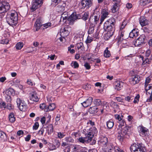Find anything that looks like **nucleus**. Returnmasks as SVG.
<instances>
[{
    "label": "nucleus",
    "mask_w": 152,
    "mask_h": 152,
    "mask_svg": "<svg viewBox=\"0 0 152 152\" xmlns=\"http://www.w3.org/2000/svg\"><path fill=\"white\" fill-rule=\"evenodd\" d=\"M114 33H111L109 31L107 32L104 35V38L106 40H108L110 38L113 36Z\"/></svg>",
    "instance_id": "nucleus-31"
},
{
    "label": "nucleus",
    "mask_w": 152,
    "mask_h": 152,
    "mask_svg": "<svg viewBox=\"0 0 152 152\" xmlns=\"http://www.w3.org/2000/svg\"><path fill=\"white\" fill-rule=\"evenodd\" d=\"M0 107L1 108H5L7 107V105L5 102L0 100Z\"/></svg>",
    "instance_id": "nucleus-51"
},
{
    "label": "nucleus",
    "mask_w": 152,
    "mask_h": 152,
    "mask_svg": "<svg viewBox=\"0 0 152 152\" xmlns=\"http://www.w3.org/2000/svg\"><path fill=\"white\" fill-rule=\"evenodd\" d=\"M138 129L140 134H141L142 136L149 135L148 129L142 125L139 126L138 127Z\"/></svg>",
    "instance_id": "nucleus-6"
},
{
    "label": "nucleus",
    "mask_w": 152,
    "mask_h": 152,
    "mask_svg": "<svg viewBox=\"0 0 152 152\" xmlns=\"http://www.w3.org/2000/svg\"><path fill=\"white\" fill-rule=\"evenodd\" d=\"M0 138L4 140L7 139V137L5 133L1 131L0 130Z\"/></svg>",
    "instance_id": "nucleus-39"
},
{
    "label": "nucleus",
    "mask_w": 152,
    "mask_h": 152,
    "mask_svg": "<svg viewBox=\"0 0 152 152\" xmlns=\"http://www.w3.org/2000/svg\"><path fill=\"white\" fill-rule=\"evenodd\" d=\"M118 123L119 124L118 126L120 128H122L123 126H124L126 124V123L125 121L123 120L122 119L121 120H120L118 121Z\"/></svg>",
    "instance_id": "nucleus-44"
},
{
    "label": "nucleus",
    "mask_w": 152,
    "mask_h": 152,
    "mask_svg": "<svg viewBox=\"0 0 152 152\" xmlns=\"http://www.w3.org/2000/svg\"><path fill=\"white\" fill-rule=\"evenodd\" d=\"M141 58L143 61L142 64V66L143 67H145L147 64H149L150 61L148 58H145L144 59L143 57H142Z\"/></svg>",
    "instance_id": "nucleus-32"
},
{
    "label": "nucleus",
    "mask_w": 152,
    "mask_h": 152,
    "mask_svg": "<svg viewBox=\"0 0 152 152\" xmlns=\"http://www.w3.org/2000/svg\"><path fill=\"white\" fill-rule=\"evenodd\" d=\"M109 11L107 9H103L102 11V15L100 18V24L103 22L104 19L107 17L108 15L109 14Z\"/></svg>",
    "instance_id": "nucleus-14"
},
{
    "label": "nucleus",
    "mask_w": 152,
    "mask_h": 152,
    "mask_svg": "<svg viewBox=\"0 0 152 152\" xmlns=\"http://www.w3.org/2000/svg\"><path fill=\"white\" fill-rule=\"evenodd\" d=\"M106 152H112L113 151V147L111 144H108L107 147L106 148Z\"/></svg>",
    "instance_id": "nucleus-34"
},
{
    "label": "nucleus",
    "mask_w": 152,
    "mask_h": 152,
    "mask_svg": "<svg viewBox=\"0 0 152 152\" xmlns=\"http://www.w3.org/2000/svg\"><path fill=\"white\" fill-rule=\"evenodd\" d=\"M56 108V106L54 104L52 103L50 104L48 107L47 109V111L48 110L50 111H52L53 110Z\"/></svg>",
    "instance_id": "nucleus-41"
},
{
    "label": "nucleus",
    "mask_w": 152,
    "mask_h": 152,
    "mask_svg": "<svg viewBox=\"0 0 152 152\" xmlns=\"http://www.w3.org/2000/svg\"><path fill=\"white\" fill-rule=\"evenodd\" d=\"M107 139L106 137H104L101 140L100 143L101 145L104 146L105 148H106V147H107Z\"/></svg>",
    "instance_id": "nucleus-28"
},
{
    "label": "nucleus",
    "mask_w": 152,
    "mask_h": 152,
    "mask_svg": "<svg viewBox=\"0 0 152 152\" xmlns=\"http://www.w3.org/2000/svg\"><path fill=\"white\" fill-rule=\"evenodd\" d=\"M78 141L82 143H88L91 141V140L90 139L88 136H87L86 134V136L85 137H80L78 139Z\"/></svg>",
    "instance_id": "nucleus-19"
},
{
    "label": "nucleus",
    "mask_w": 152,
    "mask_h": 152,
    "mask_svg": "<svg viewBox=\"0 0 152 152\" xmlns=\"http://www.w3.org/2000/svg\"><path fill=\"white\" fill-rule=\"evenodd\" d=\"M93 98L92 97H89L86 101H84L81 104L84 107H87L90 106L92 103Z\"/></svg>",
    "instance_id": "nucleus-20"
},
{
    "label": "nucleus",
    "mask_w": 152,
    "mask_h": 152,
    "mask_svg": "<svg viewBox=\"0 0 152 152\" xmlns=\"http://www.w3.org/2000/svg\"><path fill=\"white\" fill-rule=\"evenodd\" d=\"M98 131L94 127H92L90 129V130L87 134L90 139L92 140L94 135H96Z\"/></svg>",
    "instance_id": "nucleus-9"
},
{
    "label": "nucleus",
    "mask_w": 152,
    "mask_h": 152,
    "mask_svg": "<svg viewBox=\"0 0 152 152\" xmlns=\"http://www.w3.org/2000/svg\"><path fill=\"white\" fill-rule=\"evenodd\" d=\"M140 23L142 26H146L148 24V20L143 16L141 17L139 20Z\"/></svg>",
    "instance_id": "nucleus-23"
},
{
    "label": "nucleus",
    "mask_w": 152,
    "mask_h": 152,
    "mask_svg": "<svg viewBox=\"0 0 152 152\" xmlns=\"http://www.w3.org/2000/svg\"><path fill=\"white\" fill-rule=\"evenodd\" d=\"M89 13L87 12H85L83 14L82 19L84 20H86L88 19V16Z\"/></svg>",
    "instance_id": "nucleus-53"
},
{
    "label": "nucleus",
    "mask_w": 152,
    "mask_h": 152,
    "mask_svg": "<svg viewBox=\"0 0 152 152\" xmlns=\"http://www.w3.org/2000/svg\"><path fill=\"white\" fill-rule=\"evenodd\" d=\"M115 152H124L123 150H121L119 148H115Z\"/></svg>",
    "instance_id": "nucleus-64"
},
{
    "label": "nucleus",
    "mask_w": 152,
    "mask_h": 152,
    "mask_svg": "<svg viewBox=\"0 0 152 152\" xmlns=\"http://www.w3.org/2000/svg\"><path fill=\"white\" fill-rule=\"evenodd\" d=\"M141 145L140 144L139 145L133 144L130 147V150L132 152H134Z\"/></svg>",
    "instance_id": "nucleus-26"
},
{
    "label": "nucleus",
    "mask_w": 152,
    "mask_h": 152,
    "mask_svg": "<svg viewBox=\"0 0 152 152\" xmlns=\"http://www.w3.org/2000/svg\"><path fill=\"white\" fill-rule=\"evenodd\" d=\"M84 66L86 67V69H89L91 68V66L87 62L85 63Z\"/></svg>",
    "instance_id": "nucleus-60"
},
{
    "label": "nucleus",
    "mask_w": 152,
    "mask_h": 152,
    "mask_svg": "<svg viewBox=\"0 0 152 152\" xmlns=\"http://www.w3.org/2000/svg\"><path fill=\"white\" fill-rule=\"evenodd\" d=\"M140 98V95L139 94H137L135 97L133 102L135 104L137 103L139 101V99Z\"/></svg>",
    "instance_id": "nucleus-55"
},
{
    "label": "nucleus",
    "mask_w": 152,
    "mask_h": 152,
    "mask_svg": "<svg viewBox=\"0 0 152 152\" xmlns=\"http://www.w3.org/2000/svg\"><path fill=\"white\" fill-rule=\"evenodd\" d=\"M64 152H69L70 151V148L69 146H67L64 149Z\"/></svg>",
    "instance_id": "nucleus-63"
},
{
    "label": "nucleus",
    "mask_w": 152,
    "mask_h": 152,
    "mask_svg": "<svg viewBox=\"0 0 152 152\" xmlns=\"http://www.w3.org/2000/svg\"><path fill=\"white\" fill-rule=\"evenodd\" d=\"M61 0H51V5L55 6L59 3Z\"/></svg>",
    "instance_id": "nucleus-46"
},
{
    "label": "nucleus",
    "mask_w": 152,
    "mask_h": 152,
    "mask_svg": "<svg viewBox=\"0 0 152 152\" xmlns=\"http://www.w3.org/2000/svg\"><path fill=\"white\" fill-rule=\"evenodd\" d=\"M98 111V108L96 106L91 107L88 109V111L91 114L96 113Z\"/></svg>",
    "instance_id": "nucleus-25"
},
{
    "label": "nucleus",
    "mask_w": 152,
    "mask_h": 152,
    "mask_svg": "<svg viewBox=\"0 0 152 152\" xmlns=\"http://www.w3.org/2000/svg\"><path fill=\"white\" fill-rule=\"evenodd\" d=\"M68 15L67 14V12H65L62 14L61 19L62 18L63 21L65 22L66 20L68 18Z\"/></svg>",
    "instance_id": "nucleus-38"
},
{
    "label": "nucleus",
    "mask_w": 152,
    "mask_h": 152,
    "mask_svg": "<svg viewBox=\"0 0 152 152\" xmlns=\"http://www.w3.org/2000/svg\"><path fill=\"white\" fill-rule=\"evenodd\" d=\"M44 27H45V28H47L49 26H50L51 24L50 23H47L44 24H43Z\"/></svg>",
    "instance_id": "nucleus-61"
},
{
    "label": "nucleus",
    "mask_w": 152,
    "mask_h": 152,
    "mask_svg": "<svg viewBox=\"0 0 152 152\" xmlns=\"http://www.w3.org/2000/svg\"><path fill=\"white\" fill-rule=\"evenodd\" d=\"M66 6L65 3H64L62 5H59L57 7V10L58 12H63L65 9V7Z\"/></svg>",
    "instance_id": "nucleus-29"
},
{
    "label": "nucleus",
    "mask_w": 152,
    "mask_h": 152,
    "mask_svg": "<svg viewBox=\"0 0 152 152\" xmlns=\"http://www.w3.org/2000/svg\"><path fill=\"white\" fill-rule=\"evenodd\" d=\"M87 151L88 149L86 148L81 147L79 152H87Z\"/></svg>",
    "instance_id": "nucleus-62"
},
{
    "label": "nucleus",
    "mask_w": 152,
    "mask_h": 152,
    "mask_svg": "<svg viewBox=\"0 0 152 152\" xmlns=\"http://www.w3.org/2000/svg\"><path fill=\"white\" fill-rule=\"evenodd\" d=\"M145 37L144 35H141L135 41L134 45L135 46L140 47L144 43V39Z\"/></svg>",
    "instance_id": "nucleus-8"
},
{
    "label": "nucleus",
    "mask_w": 152,
    "mask_h": 152,
    "mask_svg": "<svg viewBox=\"0 0 152 152\" xmlns=\"http://www.w3.org/2000/svg\"><path fill=\"white\" fill-rule=\"evenodd\" d=\"M76 46L78 50H83L84 49L83 43L81 42L77 43Z\"/></svg>",
    "instance_id": "nucleus-40"
},
{
    "label": "nucleus",
    "mask_w": 152,
    "mask_h": 152,
    "mask_svg": "<svg viewBox=\"0 0 152 152\" xmlns=\"http://www.w3.org/2000/svg\"><path fill=\"white\" fill-rule=\"evenodd\" d=\"M108 47L106 48L104 53V56L106 58L109 57L111 55L110 51L108 50Z\"/></svg>",
    "instance_id": "nucleus-35"
},
{
    "label": "nucleus",
    "mask_w": 152,
    "mask_h": 152,
    "mask_svg": "<svg viewBox=\"0 0 152 152\" xmlns=\"http://www.w3.org/2000/svg\"><path fill=\"white\" fill-rule=\"evenodd\" d=\"M30 99L33 101L37 102L39 100V98L37 96V93L36 91H32L30 93Z\"/></svg>",
    "instance_id": "nucleus-18"
},
{
    "label": "nucleus",
    "mask_w": 152,
    "mask_h": 152,
    "mask_svg": "<svg viewBox=\"0 0 152 152\" xmlns=\"http://www.w3.org/2000/svg\"><path fill=\"white\" fill-rule=\"evenodd\" d=\"M138 32L137 30L135 29H134L129 34V37L131 38H133L134 37H137L138 35Z\"/></svg>",
    "instance_id": "nucleus-24"
},
{
    "label": "nucleus",
    "mask_w": 152,
    "mask_h": 152,
    "mask_svg": "<svg viewBox=\"0 0 152 152\" xmlns=\"http://www.w3.org/2000/svg\"><path fill=\"white\" fill-rule=\"evenodd\" d=\"M9 121L11 123H14L15 121V118L14 117V114L13 112H11L9 114Z\"/></svg>",
    "instance_id": "nucleus-30"
},
{
    "label": "nucleus",
    "mask_w": 152,
    "mask_h": 152,
    "mask_svg": "<svg viewBox=\"0 0 152 152\" xmlns=\"http://www.w3.org/2000/svg\"><path fill=\"white\" fill-rule=\"evenodd\" d=\"M6 101L10 103L11 101V96H5Z\"/></svg>",
    "instance_id": "nucleus-58"
},
{
    "label": "nucleus",
    "mask_w": 152,
    "mask_h": 152,
    "mask_svg": "<svg viewBox=\"0 0 152 152\" xmlns=\"http://www.w3.org/2000/svg\"><path fill=\"white\" fill-rule=\"evenodd\" d=\"M91 3L90 1L87 0H82L81 2V5L83 8L86 7L88 8Z\"/></svg>",
    "instance_id": "nucleus-22"
},
{
    "label": "nucleus",
    "mask_w": 152,
    "mask_h": 152,
    "mask_svg": "<svg viewBox=\"0 0 152 152\" xmlns=\"http://www.w3.org/2000/svg\"><path fill=\"white\" fill-rule=\"evenodd\" d=\"M151 80V79L149 77H148L146 79L145 84V87L148 86V84L150 82Z\"/></svg>",
    "instance_id": "nucleus-56"
},
{
    "label": "nucleus",
    "mask_w": 152,
    "mask_h": 152,
    "mask_svg": "<svg viewBox=\"0 0 152 152\" xmlns=\"http://www.w3.org/2000/svg\"><path fill=\"white\" fill-rule=\"evenodd\" d=\"M119 5L117 3H115L111 9L113 13H114L117 12L118 10Z\"/></svg>",
    "instance_id": "nucleus-33"
},
{
    "label": "nucleus",
    "mask_w": 152,
    "mask_h": 152,
    "mask_svg": "<svg viewBox=\"0 0 152 152\" xmlns=\"http://www.w3.org/2000/svg\"><path fill=\"white\" fill-rule=\"evenodd\" d=\"M81 16L80 14H76V13H72L67 18V20L69 22V24L70 25H73L75 21L77 19H80Z\"/></svg>",
    "instance_id": "nucleus-5"
},
{
    "label": "nucleus",
    "mask_w": 152,
    "mask_h": 152,
    "mask_svg": "<svg viewBox=\"0 0 152 152\" xmlns=\"http://www.w3.org/2000/svg\"><path fill=\"white\" fill-rule=\"evenodd\" d=\"M115 21L114 19L106 21L104 25V29L105 31L114 33L115 30Z\"/></svg>",
    "instance_id": "nucleus-3"
},
{
    "label": "nucleus",
    "mask_w": 152,
    "mask_h": 152,
    "mask_svg": "<svg viewBox=\"0 0 152 152\" xmlns=\"http://www.w3.org/2000/svg\"><path fill=\"white\" fill-rule=\"evenodd\" d=\"M9 42V40L7 38H4L1 41V43L3 44H7Z\"/></svg>",
    "instance_id": "nucleus-49"
},
{
    "label": "nucleus",
    "mask_w": 152,
    "mask_h": 152,
    "mask_svg": "<svg viewBox=\"0 0 152 152\" xmlns=\"http://www.w3.org/2000/svg\"><path fill=\"white\" fill-rule=\"evenodd\" d=\"M99 18V15L92 16H91L89 21L90 23H91L93 25H95L97 23Z\"/></svg>",
    "instance_id": "nucleus-15"
},
{
    "label": "nucleus",
    "mask_w": 152,
    "mask_h": 152,
    "mask_svg": "<svg viewBox=\"0 0 152 152\" xmlns=\"http://www.w3.org/2000/svg\"><path fill=\"white\" fill-rule=\"evenodd\" d=\"M47 131L48 134H51L53 132V128L52 124L48 125L47 126Z\"/></svg>",
    "instance_id": "nucleus-27"
},
{
    "label": "nucleus",
    "mask_w": 152,
    "mask_h": 152,
    "mask_svg": "<svg viewBox=\"0 0 152 152\" xmlns=\"http://www.w3.org/2000/svg\"><path fill=\"white\" fill-rule=\"evenodd\" d=\"M133 99V98L132 97L129 96L126 97L124 99L125 101L129 102H131Z\"/></svg>",
    "instance_id": "nucleus-54"
},
{
    "label": "nucleus",
    "mask_w": 152,
    "mask_h": 152,
    "mask_svg": "<svg viewBox=\"0 0 152 152\" xmlns=\"http://www.w3.org/2000/svg\"><path fill=\"white\" fill-rule=\"evenodd\" d=\"M93 41V39L91 37H88L85 41L86 44H88L91 43Z\"/></svg>",
    "instance_id": "nucleus-59"
},
{
    "label": "nucleus",
    "mask_w": 152,
    "mask_h": 152,
    "mask_svg": "<svg viewBox=\"0 0 152 152\" xmlns=\"http://www.w3.org/2000/svg\"><path fill=\"white\" fill-rule=\"evenodd\" d=\"M152 2V0H141L140 4L141 5L144 6Z\"/></svg>",
    "instance_id": "nucleus-43"
},
{
    "label": "nucleus",
    "mask_w": 152,
    "mask_h": 152,
    "mask_svg": "<svg viewBox=\"0 0 152 152\" xmlns=\"http://www.w3.org/2000/svg\"><path fill=\"white\" fill-rule=\"evenodd\" d=\"M16 102L20 110L22 111L23 108H26V104L24 101L21 100L20 98L17 99Z\"/></svg>",
    "instance_id": "nucleus-12"
},
{
    "label": "nucleus",
    "mask_w": 152,
    "mask_h": 152,
    "mask_svg": "<svg viewBox=\"0 0 152 152\" xmlns=\"http://www.w3.org/2000/svg\"><path fill=\"white\" fill-rule=\"evenodd\" d=\"M146 92V94L148 96H149V98L147 99V101L148 102H150L152 100V87L150 89H148V86L145 87Z\"/></svg>",
    "instance_id": "nucleus-17"
},
{
    "label": "nucleus",
    "mask_w": 152,
    "mask_h": 152,
    "mask_svg": "<svg viewBox=\"0 0 152 152\" xmlns=\"http://www.w3.org/2000/svg\"><path fill=\"white\" fill-rule=\"evenodd\" d=\"M95 25H92V26L90 25L88 31V34H93L94 31V27Z\"/></svg>",
    "instance_id": "nucleus-42"
},
{
    "label": "nucleus",
    "mask_w": 152,
    "mask_h": 152,
    "mask_svg": "<svg viewBox=\"0 0 152 152\" xmlns=\"http://www.w3.org/2000/svg\"><path fill=\"white\" fill-rule=\"evenodd\" d=\"M42 3L41 0H33L32 2V6L31 8V11L35 10L39 7L41 6Z\"/></svg>",
    "instance_id": "nucleus-7"
},
{
    "label": "nucleus",
    "mask_w": 152,
    "mask_h": 152,
    "mask_svg": "<svg viewBox=\"0 0 152 152\" xmlns=\"http://www.w3.org/2000/svg\"><path fill=\"white\" fill-rule=\"evenodd\" d=\"M119 36L118 37L119 42L121 43L123 41H125L126 37H125V32L124 31L120 30Z\"/></svg>",
    "instance_id": "nucleus-16"
},
{
    "label": "nucleus",
    "mask_w": 152,
    "mask_h": 152,
    "mask_svg": "<svg viewBox=\"0 0 152 152\" xmlns=\"http://www.w3.org/2000/svg\"><path fill=\"white\" fill-rule=\"evenodd\" d=\"M43 21L41 17L37 19L34 25L36 31H38L40 29L41 26L43 25Z\"/></svg>",
    "instance_id": "nucleus-11"
},
{
    "label": "nucleus",
    "mask_w": 152,
    "mask_h": 152,
    "mask_svg": "<svg viewBox=\"0 0 152 152\" xmlns=\"http://www.w3.org/2000/svg\"><path fill=\"white\" fill-rule=\"evenodd\" d=\"M71 65L72 66H73L75 68H77L79 67V64L76 61L72 62Z\"/></svg>",
    "instance_id": "nucleus-50"
},
{
    "label": "nucleus",
    "mask_w": 152,
    "mask_h": 152,
    "mask_svg": "<svg viewBox=\"0 0 152 152\" xmlns=\"http://www.w3.org/2000/svg\"><path fill=\"white\" fill-rule=\"evenodd\" d=\"M140 77L137 75L133 76L129 80L130 83L132 85H134L138 83L140 80Z\"/></svg>",
    "instance_id": "nucleus-10"
},
{
    "label": "nucleus",
    "mask_w": 152,
    "mask_h": 152,
    "mask_svg": "<svg viewBox=\"0 0 152 152\" xmlns=\"http://www.w3.org/2000/svg\"><path fill=\"white\" fill-rule=\"evenodd\" d=\"M71 27L69 26H66L62 28L60 30V32L64 36H66L68 35L69 34V31L71 30Z\"/></svg>",
    "instance_id": "nucleus-13"
},
{
    "label": "nucleus",
    "mask_w": 152,
    "mask_h": 152,
    "mask_svg": "<svg viewBox=\"0 0 152 152\" xmlns=\"http://www.w3.org/2000/svg\"><path fill=\"white\" fill-rule=\"evenodd\" d=\"M145 147L140 146L134 152H145Z\"/></svg>",
    "instance_id": "nucleus-47"
},
{
    "label": "nucleus",
    "mask_w": 152,
    "mask_h": 152,
    "mask_svg": "<svg viewBox=\"0 0 152 152\" xmlns=\"http://www.w3.org/2000/svg\"><path fill=\"white\" fill-rule=\"evenodd\" d=\"M65 140L68 142L73 143L74 140L71 137H67L65 138Z\"/></svg>",
    "instance_id": "nucleus-48"
},
{
    "label": "nucleus",
    "mask_w": 152,
    "mask_h": 152,
    "mask_svg": "<svg viewBox=\"0 0 152 152\" xmlns=\"http://www.w3.org/2000/svg\"><path fill=\"white\" fill-rule=\"evenodd\" d=\"M94 104L97 105H100L102 104V102L100 99H96L94 101Z\"/></svg>",
    "instance_id": "nucleus-52"
},
{
    "label": "nucleus",
    "mask_w": 152,
    "mask_h": 152,
    "mask_svg": "<svg viewBox=\"0 0 152 152\" xmlns=\"http://www.w3.org/2000/svg\"><path fill=\"white\" fill-rule=\"evenodd\" d=\"M123 83L119 81H115L114 83V87L115 89L119 91L123 87Z\"/></svg>",
    "instance_id": "nucleus-21"
},
{
    "label": "nucleus",
    "mask_w": 152,
    "mask_h": 152,
    "mask_svg": "<svg viewBox=\"0 0 152 152\" xmlns=\"http://www.w3.org/2000/svg\"><path fill=\"white\" fill-rule=\"evenodd\" d=\"M131 127L126 126L123 128L122 130H118V132L117 138L118 140L121 141L123 140L124 138H128L129 136V130Z\"/></svg>",
    "instance_id": "nucleus-2"
},
{
    "label": "nucleus",
    "mask_w": 152,
    "mask_h": 152,
    "mask_svg": "<svg viewBox=\"0 0 152 152\" xmlns=\"http://www.w3.org/2000/svg\"><path fill=\"white\" fill-rule=\"evenodd\" d=\"M39 126V123L37 122L35 123L33 127V128L34 130H37Z\"/></svg>",
    "instance_id": "nucleus-57"
},
{
    "label": "nucleus",
    "mask_w": 152,
    "mask_h": 152,
    "mask_svg": "<svg viewBox=\"0 0 152 152\" xmlns=\"http://www.w3.org/2000/svg\"><path fill=\"white\" fill-rule=\"evenodd\" d=\"M5 94H6V96H10L14 94V90L12 88H10L6 90Z\"/></svg>",
    "instance_id": "nucleus-36"
},
{
    "label": "nucleus",
    "mask_w": 152,
    "mask_h": 152,
    "mask_svg": "<svg viewBox=\"0 0 152 152\" xmlns=\"http://www.w3.org/2000/svg\"><path fill=\"white\" fill-rule=\"evenodd\" d=\"M10 4L5 1H0V14L7 12L10 9Z\"/></svg>",
    "instance_id": "nucleus-4"
},
{
    "label": "nucleus",
    "mask_w": 152,
    "mask_h": 152,
    "mask_svg": "<svg viewBox=\"0 0 152 152\" xmlns=\"http://www.w3.org/2000/svg\"><path fill=\"white\" fill-rule=\"evenodd\" d=\"M106 124L107 128L109 129H111L113 127L114 123L113 121H109L107 122Z\"/></svg>",
    "instance_id": "nucleus-37"
},
{
    "label": "nucleus",
    "mask_w": 152,
    "mask_h": 152,
    "mask_svg": "<svg viewBox=\"0 0 152 152\" xmlns=\"http://www.w3.org/2000/svg\"><path fill=\"white\" fill-rule=\"evenodd\" d=\"M7 23L10 26H15L18 23V14L15 11H13L10 14H8L6 18Z\"/></svg>",
    "instance_id": "nucleus-1"
},
{
    "label": "nucleus",
    "mask_w": 152,
    "mask_h": 152,
    "mask_svg": "<svg viewBox=\"0 0 152 152\" xmlns=\"http://www.w3.org/2000/svg\"><path fill=\"white\" fill-rule=\"evenodd\" d=\"M23 43L20 42H18L16 45V48L18 50H20L23 47Z\"/></svg>",
    "instance_id": "nucleus-45"
}]
</instances>
